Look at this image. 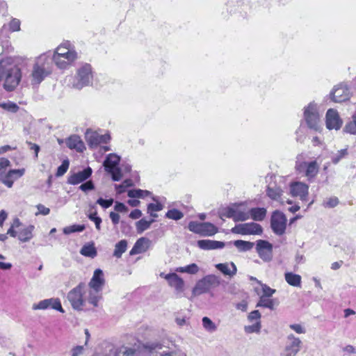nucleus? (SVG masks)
Instances as JSON below:
<instances>
[{
  "label": "nucleus",
  "instance_id": "obj_58",
  "mask_svg": "<svg viewBox=\"0 0 356 356\" xmlns=\"http://www.w3.org/2000/svg\"><path fill=\"white\" fill-rule=\"evenodd\" d=\"M262 291H263V293H264V296H265V297H267V298L271 297L275 293V289H273L270 288L266 284H263L262 285Z\"/></svg>",
  "mask_w": 356,
  "mask_h": 356
},
{
  "label": "nucleus",
  "instance_id": "obj_31",
  "mask_svg": "<svg viewBox=\"0 0 356 356\" xmlns=\"http://www.w3.org/2000/svg\"><path fill=\"white\" fill-rule=\"evenodd\" d=\"M127 248V241L124 239L120 241L115 245L113 256L116 258H120Z\"/></svg>",
  "mask_w": 356,
  "mask_h": 356
},
{
  "label": "nucleus",
  "instance_id": "obj_2",
  "mask_svg": "<svg viewBox=\"0 0 356 356\" xmlns=\"http://www.w3.org/2000/svg\"><path fill=\"white\" fill-rule=\"evenodd\" d=\"M104 283L103 271L99 268L96 269L88 283V286H87L88 289V303L93 307H97L98 302L102 299V291Z\"/></svg>",
  "mask_w": 356,
  "mask_h": 356
},
{
  "label": "nucleus",
  "instance_id": "obj_27",
  "mask_svg": "<svg viewBox=\"0 0 356 356\" xmlns=\"http://www.w3.org/2000/svg\"><path fill=\"white\" fill-rule=\"evenodd\" d=\"M250 218L256 221H261L266 215V209L264 208H253L249 211Z\"/></svg>",
  "mask_w": 356,
  "mask_h": 356
},
{
  "label": "nucleus",
  "instance_id": "obj_29",
  "mask_svg": "<svg viewBox=\"0 0 356 356\" xmlns=\"http://www.w3.org/2000/svg\"><path fill=\"white\" fill-rule=\"evenodd\" d=\"M80 253L85 257L90 258H94L97 254V250L93 243L83 245L80 250Z\"/></svg>",
  "mask_w": 356,
  "mask_h": 356
},
{
  "label": "nucleus",
  "instance_id": "obj_28",
  "mask_svg": "<svg viewBox=\"0 0 356 356\" xmlns=\"http://www.w3.org/2000/svg\"><path fill=\"white\" fill-rule=\"evenodd\" d=\"M52 63L55 65L59 69H67L74 60H68V58H64L59 57V56H51Z\"/></svg>",
  "mask_w": 356,
  "mask_h": 356
},
{
  "label": "nucleus",
  "instance_id": "obj_56",
  "mask_svg": "<svg viewBox=\"0 0 356 356\" xmlns=\"http://www.w3.org/2000/svg\"><path fill=\"white\" fill-rule=\"evenodd\" d=\"M289 327L297 334H305L306 332L305 328L301 324H291Z\"/></svg>",
  "mask_w": 356,
  "mask_h": 356
},
{
  "label": "nucleus",
  "instance_id": "obj_8",
  "mask_svg": "<svg viewBox=\"0 0 356 356\" xmlns=\"http://www.w3.org/2000/svg\"><path fill=\"white\" fill-rule=\"evenodd\" d=\"M286 218L282 212L274 211L270 219V227L273 232L279 236L282 235L286 228Z\"/></svg>",
  "mask_w": 356,
  "mask_h": 356
},
{
  "label": "nucleus",
  "instance_id": "obj_40",
  "mask_svg": "<svg viewBox=\"0 0 356 356\" xmlns=\"http://www.w3.org/2000/svg\"><path fill=\"white\" fill-rule=\"evenodd\" d=\"M22 226L19 219L16 218L14 219L13 224L7 231V235H10L12 237H17L18 235V231H16L15 228H19Z\"/></svg>",
  "mask_w": 356,
  "mask_h": 356
},
{
  "label": "nucleus",
  "instance_id": "obj_16",
  "mask_svg": "<svg viewBox=\"0 0 356 356\" xmlns=\"http://www.w3.org/2000/svg\"><path fill=\"white\" fill-rule=\"evenodd\" d=\"M342 125V120L337 111L330 108L326 113V127L328 129L339 130Z\"/></svg>",
  "mask_w": 356,
  "mask_h": 356
},
{
  "label": "nucleus",
  "instance_id": "obj_36",
  "mask_svg": "<svg viewBox=\"0 0 356 356\" xmlns=\"http://www.w3.org/2000/svg\"><path fill=\"white\" fill-rule=\"evenodd\" d=\"M234 245L243 252L250 250L254 247V243L243 240H236L234 241Z\"/></svg>",
  "mask_w": 356,
  "mask_h": 356
},
{
  "label": "nucleus",
  "instance_id": "obj_9",
  "mask_svg": "<svg viewBox=\"0 0 356 356\" xmlns=\"http://www.w3.org/2000/svg\"><path fill=\"white\" fill-rule=\"evenodd\" d=\"M233 234L241 235L261 234L262 227L260 225L255 222H248L236 225L231 229Z\"/></svg>",
  "mask_w": 356,
  "mask_h": 356
},
{
  "label": "nucleus",
  "instance_id": "obj_13",
  "mask_svg": "<svg viewBox=\"0 0 356 356\" xmlns=\"http://www.w3.org/2000/svg\"><path fill=\"white\" fill-rule=\"evenodd\" d=\"M290 193L293 197L306 201L309 194V186L300 181L292 182L290 184Z\"/></svg>",
  "mask_w": 356,
  "mask_h": 356
},
{
  "label": "nucleus",
  "instance_id": "obj_17",
  "mask_svg": "<svg viewBox=\"0 0 356 356\" xmlns=\"http://www.w3.org/2000/svg\"><path fill=\"white\" fill-rule=\"evenodd\" d=\"M92 170L90 167H87L81 171L73 173L67 179V183L72 185H76L87 180L92 175Z\"/></svg>",
  "mask_w": 356,
  "mask_h": 356
},
{
  "label": "nucleus",
  "instance_id": "obj_43",
  "mask_svg": "<svg viewBox=\"0 0 356 356\" xmlns=\"http://www.w3.org/2000/svg\"><path fill=\"white\" fill-rule=\"evenodd\" d=\"M203 327L209 332H213L216 330L217 326L216 324L208 317L202 318Z\"/></svg>",
  "mask_w": 356,
  "mask_h": 356
},
{
  "label": "nucleus",
  "instance_id": "obj_62",
  "mask_svg": "<svg viewBox=\"0 0 356 356\" xmlns=\"http://www.w3.org/2000/svg\"><path fill=\"white\" fill-rule=\"evenodd\" d=\"M248 318L250 321H260L259 320L261 318V314L258 310H254L249 314Z\"/></svg>",
  "mask_w": 356,
  "mask_h": 356
},
{
  "label": "nucleus",
  "instance_id": "obj_7",
  "mask_svg": "<svg viewBox=\"0 0 356 356\" xmlns=\"http://www.w3.org/2000/svg\"><path fill=\"white\" fill-rule=\"evenodd\" d=\"M302 348V341L294 334H290L286 337V342L281 356H296Z\"/></svg>",
  "mask_w": 356,
  "mask_h": 356
},
{
  "label": "nucleus",
  "instance_id": "obj_39",
  "mask_svg": "<svg viewBox=\"0 0 356 356\" xmlns=\"http://www.w3.org/2000/svg\"><path fill=\"white\" fill-rule=\"evenodd\" d=\"M86 229V226L84 225H72L70 226H67L63 228V233L66 235L74 233V232H81Z\"/></svg>",
  "mask_w": 356,
  "mask_h": 356
},
{
  "label": "nucleus",
  "instance_id": "obj_3",
  "mask_svg": "<svg viewBox=\"0 0 356 356\" xmlns=\"http://www.w3.org/2000/svg\"><path fill=\"white\" fill-rule=\"evenodd\" d=\"M88 289L87 285L83 283H79L76 287L67 293V300L70 302L72 307L75 310H82L88 300Z\"/></svg>",
  "mask_w": 356,
  "mask_h": 356
},
{
  "label": "nucleus",
  "instance_id": "obj_34",
  "mask_svg": "<svg viewBox=\"0 0 356 356\" xmlns=\"http://www.w3.org/2000/svg\"><path fill=\"white\" fill-rule=\"evenodd\" d=\"M216 226L209 222H202V236H211L217 232Z\"/></svg>",
  "mask_w": 356,
  "mask_h": 356
},
{
  "label": "nucleus",
  "instance_id": "obj_50",
  "mask_svg": "<svg viewBox=\"0 0 356 356\" xmlns=\"http://www.w3.org/2000/svg\"><path fill=\"white\" fill-rule=\"evenodd\" d=\"M163 209V205L157 202L156 204L150 203L147 205V213L152 214V211L158 212Z\"/></svg>",
  "mask_w": 356,
  "mask_h": 356
},
{
  "label": "nucleus",
  "instance_id": "obj_22",
  "mask_svg": "<svg viewBox=\"0 0 356 356\" xmlns=\"http://www.w3.org/2000/svg\"><path fill=\"white\" fill-rule=\"evenodd\" d=\"M266 195L272 200L277 201L280 204H284V201L282 198L283 190L277 185H268L266 188Z\"/></svg>",
  "mask_w": 356,
  "mask_h": 356
},
{
  "label": "nucleus",
  "instance_id": "obj_44",
  "mask_svg": "<svg viewBox=\"0 0 356 356\" xmlns=\"http://www.w3.org/2000/svg\"><path fill=\"white\" fill-rule=\"evenodd\" d=\"M146 241H147V239L145 238H140L138 239L136 241V243L134 244L133 248L130 251V254L132 255V254L140 253L143 251H144V250L142 249V247L143 245V243Z\"/></svg>",
  "mask_w": 356,
  "mask_h": 356
},
{
  "label": "nucleus",
  "instance_id": "obj_64",
  "mask_svg": "<svg viewBox=\"0 0 356 356\" xmlns=\"http://www.w3.org/2000/svg\"><path fill=\"white\" fill-rule=\"evenodd\" d=\"M109 217L113 225H118L120 222V215L115 212H111Z\"/></svg>",
  "mask_w": 356,
  "mask_h": 356
},
{
  "label": "nucleus",
  "instance_id": "obj_60",
  "mask_svg": "<svg viewBox=\"0 0 356 356\" xmlns=\"http://www.w3.org/2000/svg\"><path fill=\"white\" fill-rule=\"evenodd\" d=\"M339 204V200L336 197L329 198L325 202V206L329 208H334Z\"/></svg>",
  "mask_w": 356,
  "mask_h": 356
},
{
  "label": "nucleus",
  "instance_id": "obj_52",
  "mask_svg": "<svg viewBox=\"0 0 356 356\" xmlns=\"http://www.w3.org/2000/svg\"><path fill=\"white\" fill-rule=\"evenodd\" d=\"M344 131L346 133H349L350 134H356V122L353 120V121L347 123L344 127Z\"/></svg>",
  "mask_w": 356,
  "mask_h": 356
},
{
  "label": "nucleus",
  "instance_id": "obj_33",
  "mask_svg": "<svg viewBox=\"0 0 356 356\" xmlns=\"http://www.w3.org/2000/svg\"><path fill=\"white\" fill-rule=\"evenodd\" d=\"M90 210H95L93 212H90L88 215V218L95 224V227L97 230L101 229V223L102 222V218L97 216V213L95 210V205L90 204Z\"/></svg>",
  "mask_w": 356,
  "mask_h": 356
},
{
  "label": "nucleus",
  "instance_id": "obj_49",
  "mask_svg": "<svg viewBox=\"0 0 356 356\" xmlns=\"http://www.w3.org/2000/svg\"><path fill=\"white\" fill-rule=\"evenodd\" d=\"M48 303L47 299L42 300L38 303H34L32 305L33 310H45L48 309Z\"/></svg>",
  "mask_w": 356,
  "mask_h": 356
},
{
  "label": "nucleus",
  "instance_id": "obj_41",
  "mask_svg": "<svg viewBox=\"0 0 356 356\" xmlns=\"http://www.w3.org/2000/svg\"><path fill=\"white\" fill-rule=\"evenodd\" d=\"M199 270V267L195 264H191L186 266L179 267L176 269V271L180 273H187L189 274H195Z\"/></svg>",
  "mask_w": 356,
  "mask_h": 356
},
{
  "label": "nucleus",
  "instance_id": "obj_21",
  "mask_svg": "<svg viewBox=\"0 0 356 356\" xmlns=\"http://www.w3.org/2000/svg\"><path fill=\"white\" fill-rule=\"evenodd\" d=\"M66 145L71 149H75L78 152H83L86 149V146L80 136L72 135L66 139Z\"/></svg>",
  "mask_w": 356,
  "mask_h": 356
},
{
  "label": "nucleus",
  "instance_id": "obj_26",
  "mask_svg": "<svg viewBox=\"0 0 356 356\" xmlns=\"http://www.w3.org/2000/svg\"><path fill=\"white\" fill-rule=\"evenodd\" d=\"M286 282L291 286L299 287L301 285V276L293 273H286L284 274Z\"/></svg>",
  "mask_w": 356,
  "mask_h": 356
},
{
  "label": "nucleus",
  "instance_id": "obj_18",
  "mask_svg": "<svg viewBox=\"0 0 356 356\" xmlns=\"http://www.w3.org/2000/svg\"><path fill=\"white\" fill-rule=\"evenodd\" d=\"M165 279L168 281L169 285L174 288L177 294H180L184 290V280L175 273H169L165 275Z\"/></svg>",
  "mask_w": 356,
  "mask_h": 356
},
{
  "label": "nucleus",
  "instance_id": "obj_48",
  "mask_svg": "<svg viewBox=\"0 0 356 356\" xmlns=\"http://www.w3.org/2000/svg\"><path fill=\"white\" fill-rule=\"evenodd\" d=\"M69 165H70L69 161L67 159L64 160L62 162L61 165L60 166H58L56 175L57 177L63 176L68 170Z\"/></svg>",
  "mask_w": 356,
  "mask_h": 356
},
{
  "label": "nucleus",
  "instance_id": "obj_45",
  "mask_svg": "<svg viewBox=\"0 0 356 356\" xmlns=\"http://www.w3.org/2000/svg\"><path fill=\"white\" fill-rule=\"evenodd\" d=\"M183 213L176 209L168 211V212L165 214L166 218L175 220H180L181 218H183Z\"/></svg>",
  "mask_w": 356,
  "mask_h": 356
},
{
  "label": "nucleus",
  "instance_id": "obj_4",
  "mask_svg": "<svg viewBox=\"0 0 356 356\" xmlns=\"http://www.w3.org/2000/svg\"><path fill=\"white\" fill-rule=\"evenodd\" d=\"M3 60H0V81L5 77L4 88L7 91H13L19 84L21 79V71L17 67H12L5 70L3 63Z\"/></svg>",
  "mask_w": 356,
  "mask_h": 356
},
{
  "label": "nucleus",
  "instance_id": "obj_32",
  "mask_svg": "<svg viewBox=\"0 0 356 356\" xmlns=\"http://www.w3.org/2000/svg\"><path fill=\"white\" fill-rule=\"evenodd\" d=\"M305 170V176L309 179L314 178L318 172V165L316 161L308 163Z\"/></svg>",
  "mask_w": 356,
  "mask_h": 356
},
{
  "label": "nucleus",
  "instance_id": "obj_11",
  "mask_svg": "<svg viewBox=\"0 0 356 356\" xmlns=\"http://www.w3.org/2000/svg\"><path fill=\"white\" fill-rule=\"evenodd\" d=\"M86 140L90 148H96L101 143H108L111 140L109 134L100 135L96 131L88 129L86 132Z\"/></svg>",
  "mask_w": 356,
  "mask_h": 356
},
{
  "label": "nucleus",
  "instance_id": "obj_30",
  "mask_svg": "<svg viewBox=\"0 0 356 356\" xmlns=\"http://www.w3.org/2000/svg\"><path fill=\"white\" fill-rule=\"evenodd\" d=\"M154 222V219L147 220L145 218H142L136 222V228L138 234H142L144 231L147 230L150 227V225Z\"/></svg>",
  "mask_w": 356,
  "mask_h": 356
},
{
  "label": "nucleus",
  "instance_id": "obj_59",
  "mask_svg": "<svg viewBox=\"0 0 356 356\" xmlns=\"http://www.w3.org/2000/svg\"><path fill=\"white\" fill-rule=\"evenodd\" d=\"M188 229L191 232L200 234V223L197 222H191L188 224Z\"/></svg>",
  "mask_w": 356,
  "mask_h": 356
},
{
  "label": "nucleus",
  "instance_id": "obj_38",
  "mask_svg": "<svg viewBox=\"0 0 356 356\" xmlns=\"http://www.w3.org/2000/svg\"><path fill=\"white\" fill-rule=\"evenodd\" d=\"M47 302L49 301L48 309H55L61 313L65 312L64 309L62 307L60 299L51 298L47 299Z\"/></svg>",
  "mask_w": 356,
  "mask_h": 356
},
{
  "label": "nucleus",
  "instance_id": "obj_46",
  "mask_svg": "<svg viewBox=\"0 0 356 356\" xmlns=\"http://www.w3.org/2000/svg\"><path fill=\"white\" fill-rule=\"evenodd\" d=\"M261 327V322L257 321L255 323L251 325H245L244 327V330L246 333H259L260 332Z\"/></svg>",
  "mask_w": 356,
  "mask_h": 356
},
{
  "label": "nucleus",
  "instance_id": "obj_1",
  "mask_svg": "<svg viewBox=\"0 0 356 356\" xmlns=\"http://www.w3.org/2000/svg\"><path fill=\"white\" fill-rule=\"evenodd\" d=\"M52 72L51 52L42 54L36 58L31 72L32 85L38 86Z\"/></svg>",
  "mask_w": 356,
  "mask_h": 356
},
{
  "label": "nucleus",
  "instance_id": "obj_14",
  "mask_svg": "<svg viewBox=\"0 0 356 356\" xmlns=\"http://www.w3.org/2000/svg\"><path fill=\"white\" fill-rule=\"evenodd\" d=\"M332 99L335 102H343L350 98V90L345 83H340L336 86L331 92Z\"/></svg>",
  "mask_w": 356,
  "mask_h": 356
},
{
  "label": "nucleus",
  "instance_id": "obj_35",
  "mask_svg": "<svg viewBox=\"0 0 356 356\" xmlns=\"http://www.w3.org/2000/svg\"><path fill=\"white\" fill-rule=\"evenodd\" d=\"M250 218V213L246 211L241 210L238 207H235L234 220L245 221Z\"/></svg>",
  "mask_w": 356,
  "mask_h": 356
},
{
  "label": "nucleus",
  "instance_id": "obj_57",
  "mask_svg": "<svg viewBox=\"0 0 356 356\" xmlns=\"http://www.w3.org/2000/svg\"><path fill=\"white\" fill-rule=\"evenodd\" d=\"M234 211L235 207H228L225 209L221 213L222 216H225L229 218H232L234 220Z\"/></svg>",
  "mask_w": 356,
  "mask_h": 356
},
{
  "label": "nucleus",
  "instance_id": "obj_51",
  "mask_svg": "<svg viewBox=\"0 0 356 356\" xmlns=\"http://www.w3.org/2000/svg\"><path fill=\"white\" fill-rule=\"evenodd\" d=\"M96 203L99 204L102 208L107 209L112 206L113 203V199L110 198L108 200H104L100 197L97 200Z\"/></svg>",
  "mask_w": 356,
  "mask_h": 356
},
{
  "label": "nucleus",
  "instance_id": "obj_54",
  "mask_svg": "<svg viewBox=\"0 0 356 356\" xmlns=\"http://www.w3.org/2000/svg\"><path fill=\"white\" fill-rule=\"evenodd\" d=\"M347 149H343L338 152L337 154L332 157V162L337 164L342 158L347 155Z\"/></svg>",
  "mask_w": 356,
  "mask_h": 356
},
{
  "label": "nucleus",
  "instance_id": "obj_10",
  "mask_svg": "<svg viewBox=\"0 0 356 356\" xmlns=\"http://www.w3.org/2000/svg\"><path fill=\"white\" fill-rule=\"evenodd\" d=\"M304 117L309 128L316 130L318 129L320 118L316 104L310 103L305 108Z\"/></svg>",
  "mask_w": 356,
  "mask_h": 356
},
{
  "label": "nucleus",
  "instance_id": "obj_25",
  "mask_svg": "<svg viewBox=\"0 0 356 356\" xmlns=\"http://www.w3.org/2000/svg\"><path fill=\"white\" fill-rule=\"evenodd\" d=\"M224 247L225 243L223 242L209 239H202V249L216 250L223 248Z\"/></svg>",
  "mask_w": 356,
  "mask_h": 356
},
{
  "label": "nucleus",
  "instance_id": "obj_55",
  "mask_svg": "<svg viewBox=\"0 0 356 356\" xmlns=\"http://www.w3.org/2000/svg\"><path fill=\"white\" fill-rule=\"evenodd\" d=\"M94 188H95V185L92 181H87L86 182L82 184L79 186V189L84 192H87L88 191L93 190Z\"/></svg>",
  "mask_w": 356,
  "mask_h": 356
},
{
  "label": "nucleus",
  "instance_id": "obj_24",
  "mask_svg": "<svg viewBox=\"0 0 356 356\" xmlns=\"http://www.w3.org/2000/svg\"><path fill=\"white\" fill-rule=\"evenodd\" d=\"M216 268L223 275H228L229 277L235 275L237 271L236 266L233 262L218 264L216 265Z\"/></svg>",
  "mask_w": 356,
  "mask_h": 356
},
{
  "label": "nucleus",
  "instance_id": "obj_5",
  "mask_svg": "<svg viewBox=\"0 0 356 356\" xmlns=\"http://www.w3.org/2000/svg\"><path fill=\"white\" fill-rule=\"evenodd\" d=\"M92 77L91 65L85 63L77 70L76 75L72 83V87L80 90L88 86L91 83Z\"/></svg>",
  "mask_w": 356,
  "mask_h": 356
},
{
  "label": "nucleus",
  "instance_id": "obj_6",
  "mask_svg": "<svg viewBox=\"0 0 356 356\" xmlns=\"http://www.w3.org/2000/svg\"><path fill=\"white\" fill-rule=\"evenodd\" d=\"M120 161L119 156L115 154H109L104 162L106 171L111 174L112 179L115 181H120L122 177L121 168L118 167Z\"/></svg>",
  "mask_w": 356,
  "mask_h": 356
},
{
  "label": "nucleus",
  "instance_id": "obj_12",
  "mask_svg": "<svg viewBox=\"0 0 356 356\" xmlns=\"http://www.w3.org/2000/svg\"><path fill=\"white\" fill-rule=\"evenodd\" d=\"M53 56H59V57L68 58V60H75L78 57L76 51L69 41H66L59 45Z\"/></svg>",
  "mask_w": 356,
  "mask_h": 356
},
{
  "label": "nucleus",
  "instance_id": "obj_61",
  "mask_svg": "<svg viewBox=\"0 0 356 356\" xmlns=\"http://www.w3.org/2000/svg\"><path fill=\"white\" fill-rule=\"evenodd\" d=\"M83 346H76L71 350V356H80L83 353Z\"/></svg>",
  "mask_w": 356,
  "mask_h": 356
},
{
  "label": "nucleus",
  "instance_id": "obj_42",
  "mask_svg": "<svg viewBox=\"0 0 356 356\" xmlns=\"http://www.w3.org/2000/svg\"><path fill=\"white\" fill-rule=\"evenodd\" d=\"M257 307H263L268 308L270 309H274V302L271 299H268L267 297L261 296L259 301L258 302Z\"/></svg>",
  "mask_w": 356,
  "mask_h": 356
},
{
  "label": "nucleus",
  "instance_id": "obj_20",
  "mask_svg": "<svg viewBox=\"0 0 356 356\" xmlns=\"http://www.w3.org/2000/svg\"><path fill=\"white\" fill-rule=\"evenodd\" d=\"M220 277L215 275H209L202 279V293L207 292L220 284Z\"/></svg>",
  "mask_w": 356,
  "mask_h": 356
},
{
  "label": "nucleus",
  "instance_id": "obj_37",
  "mask_svg": "<svg viewBox=\"0 0 356 356\" xmlns=\"http://www.w3.org/2000/svg\"><path fill=\"white\" fill-rule=\"evenodd\" d=\"M151 193L149 191L142 189H131L128 191L127 195L129 197L144 198L150 195Z\"/></svg>",
  "mask_w": 356,
  "mask_h": 356
},
{
  "label": "nucleus",
  "instance_id": "obj_53",
  "mask_svg": "<svg viewBox=\"0 0 356 356\" xmlns=\"http://www.w3.org/2000/svg\"><path fill=\"white\" fill-rule=\"evenodd\" d=\"M9 29L10 31H18L20 30V22L17 19H13L9 23Z\"/></svg>",
  "mask_w": 356,
  "mask_h": 356
},
{
  "label": "nucleus",
  "instance_id": "obj_19",
  "mask_svg": "<svg viewBox=\"0 0 356 356\" xmlns=\"http://www.w3.org/2000/svg\"><path fill=\"white\" fill-rule=\"evenodd\" d=\"M25 172V169L10 170L1 179V182L8 188H12L15 181L22 177Z\"/></svg>",
  "mask_w": 356,
  "mask_h": 356
},
{
  "label": "nucleus",
  "instance_id": "obj_47",
  "mask_svg": "<svg viewBox=\"0 0 356 356\" xmlns=\"http://www.w3.org/2000/svg\"><path fill=\"white\" fill-rule=\"evenodd\" d=\"M0 106L3 109L11 111L13 113H16L19 109V106L15 103L12 102L1 103L0 104Z\"/></svg>",
  "mask_w": 356,
  "mask_h": 356
},
{
  "label": "nucleus",
  "instance_id": "obj_23",
  "mask_svg": "<svg viewBox=\"0 0 356 356\" xmlns=\"http://www.w3.org/2000/svg\"><path fill=\"white\" fill-rule=\"evenodd\" d=\"M35 229V226L33 225H29L27 226H22L18 230V239L23 243L29 241L33 237V232Z\"/></svg>",
  "mask_w": 356,
  "mask_h": 356
},
{
  "label": "nucleus",
  "instance_id": "obj_63",
  "mask_svg": "<svg viewBox=\"0 0 356 356\" xmlns=\"http://www.w3.org/2000/svg\"><path fill=\"white\" fill-rule=\"evenodd\" d=\"M114 209L118 212L126 213L128 211V207L124 203L117 202Z\"/></svg>",
  "mask_w": 356,
  "mask_h": 356
},
{
  "label": "nucleus",
  "instance_id": "obj_15",
  "mask_svg": "<svg viewBox=\"0 0 356 356\" xmlns=\"http://www.w3.org/2000/svg\"><path fill=\"white\" fill-rule=\"evenodd\" d=\"M256 250L261 259L264 261H270L273 256V245L267 241L258 240Z\"/></svg>",
  "mask_w": 356,
  "mask_h": 356
}]
</instances>
